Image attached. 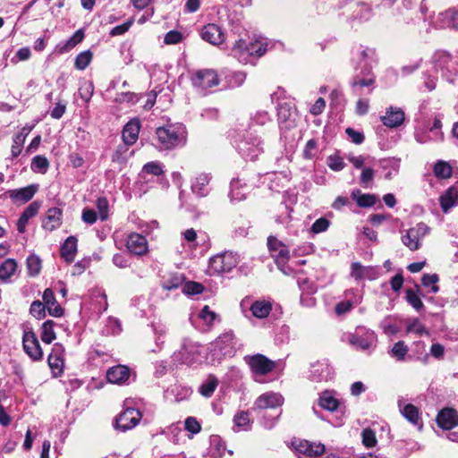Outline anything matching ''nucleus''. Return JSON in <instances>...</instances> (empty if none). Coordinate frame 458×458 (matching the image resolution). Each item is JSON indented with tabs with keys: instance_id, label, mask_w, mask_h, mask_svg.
Here are the masks:
<instances>
[{
	"instance_id": "obj_24",
	"label": "nucleus",
	"mask_w": 458,
	"mask_h": 458,
	"mask_svg": "<svg viewBox=\"0 0 458 458\" xmlns=\"http://www.w3.org/2000/svg\"><path fill=\"white\" fill-rule=\"evenodd\" d=\"M221 320V316L210 307H202V332L210 331Z\"/></svg>"
},
{
	"instance_id": "obj_31",
	"label": "nucleus",
	"mask_w": 458,
	"mask_h": 458,
	"mask_svg": "<svg viewBox=\"0 0 458 458\" xmlns=\"http://www.w3.org/2000/svg\"><path fill=\"white\" fill-rule=\"evenodd\" d=\"M77 252V239L74 236H69L61 248L62 257L67 261L72 262Z\"/></svg>"
},
{
	"instance_id": "obj_53",
	"label": "nucleus",
	"mask_w": 458,
	"mask_h": 458,
	"mask_svg": "<svg viewBox=\"0 0 458 458\" xmlns=\"http://www.w3.org/2000/svg\"><path fill=\"white\" fill-rule=\"evenodd\" d=\"M408 352V347L403 341H399L392 348V355L398 360H403Z\"/></svg>"
},
{
	"instance_id": "obj_37",
	"label": "nucleus",
	"mask_w": 458,
	"mask_h": 458,
	"mask_svg": "<svg viewBox=\"0 0 458 458\" xmlns=\"http://www.w3.org/2000/svg\"><path fill=\"white\" fill-rule=\"evenodd\" d=\"M84 38V32L82 30H78L74 32V34L65 41V43L60 47L61 53L69 52L76 45L81 43Z\"/></svg>"
},
{
	"instance_id": "obj_32",
	"label": "nucleus",
	"mask_w": 458,
	"mask_h": 458,
	"mask_svg": "<svg viewBox=\"0 0 458 458\" xmlns=\"http://www.w3.org/2000/svg\"><path fill=\"white\" fill-rule=\"evenodd\" d=\"M17 270V263L13 259H7L0 264V280L7 282Z\"/></svg>"
},
{
	"instance_id": "obj_23",
	"label": "nucleus",
	"mask_w": 458,
	"mask_h": 458,
	"mask_svg": "<svg viewBox=\"0 0 458 458\" xmlns=\"http://www.w3.org/2000/svg\"><path fill=\"white\" fill-rule=\"evenodd\" d=\"M435 23L436 26L439 29H458V12L454 10H448L445 13H441L437 15Z\"/></svg>"
},
{
	"instance_id": "obj_46",
	"label": "nucleus",
	"mask_w": 458,
	"mask_h": 458,
	"mask_svg": "<svg viewBox=\"0 0 458 458\" xmlns=\"http://www.w3.org/2000/svg\"><path fill=\"white\" fill-rule=\"evenodd\" d=\"M177 393V395L175 396V401H182L186 398H188L191 393V391L185 387H181L179 386H174L170 389H168L165 392V397L170 398V394H175Z\"/></svg>"
},
{
	"instance_id": "obj_50",
	"label": "nucleus",
	"mask_w": 458,
	"mask_h": 458,
	"mask_svg": "<svg viewBox=\"0 0 458 458\" xmlns=\"http://www.w3.org/2000/svg\"><path fill=\"white\" fill-rule=\"evenodd\" d=\"M234 427L238 430H247L250 425L249 414L245 411L238 412L233 419Z\"/></svg>"
},
{
	"instance_id": "obj_40",
	"label": "nucleus",
	"mask_w": 458,
	"mask_h": 458,
	"mask_svg": "<svg viewBox=\"0 0 458 458\" xmlns=\"http://www.w3.org/2000/svg\"><path fill=\"white\" fill-rule=\"evenodd\" d=\"M434 174L441 179L449 178L452 175V167L447 162L437 161L434 166Z\"/></svg>"
},
{
	"instance_id": "obj_26",
	"label": "nucleus",
	"mask_w": 458,
	"mask_h": 458,
	"mask_svg": "<svg viewBox=\"0 0 458 458\" xmlns=\"http://www.w3.org/2000/svg\"><path fill=\"white\" fill-rule=\"evenodd\" d=\"M439 201L443 212L447 213L450 208L458 205V190L450 187L440 196Z\"/></svg>"
},
{
	"instance_id": "obj_6",
	"label": "nucleus",
	"mask_w": 458,
	"mask_h": 458,
	"mask_svg": "<svg viewBox=\"0 0 458 458\" xmlns=\"http://www.w3.org/2000/svg\"><path fill=\"white\" fill-rule=\"evenodd\" d=\"M142 415L138 409L127 408L115 419V428L121 431L133 428L140 422Z\"/></svg>"
},
{
	"instance_id": "obj_19",
	"label": "nucleus",
	"mask_w": 458,
	"mask_h": 458,
	"mask_svg": "<svg viewBox=\"0 0 458 458\" xmlns=\"http://www.w3.org/2000/svg\"><path fill=\"white\" fill-rule=\"evenodd\" d=\"M381 121L386 127H398L404 121V113L401 108L391 106L387 109L386 114L381 116Z\"/></svg>"
},
{
	"instance_id": "obj_33",
	"label": "nucleus",
	"mask_w": 458,
	"mask_h": 458,
	"mask_svg": "<svg viewBox=\"0 0 458 458\" xmlns=\"http://www.w3.org/2000/svg\"><path fill=\"white\" fill-rule=\"evenodd\" d=\"M220 82L216 71L206 69L202 71V89H211L213 87L218 86Z\"/></svg>"
},
{
	"instance_id": "obj_3",
	"label": "nucleus",
	"mask_w": 458,
	"mask_h": 458,
	"mask_svg": "<svg viewBox=\"0 0 458 458\" xmlns=\"http://www.w3.org/2000/svg\"><path fill=\"white\" fill-rule=\"evenodd\" d=\"M430 233V228L424 223H418L415 226L404 231L402 233V242L410 250L414 251L420 249L422 240Z\"/></svg>"
},
{
	"instance_id": "obj_22",
	"label": "nucleus",
	"mask_w": 458,
	"mask_h": 458,
	"mask_svg": "<svg viewBox=\"0 0 458 458\" xmlns=\"http://www.w3.org/2000/svg\"><path fill=\"white\" fill-rule=\"evenodd\" d=\"M63 212L58 208H51L47 211L43 220V228L52 232L57 229L62 224Z\"/></svg>"
},
{
	"instance_id": "obj_1",
	"label": "nucleus",
	"mask_w": 458,
	"mask_h": 458,
	"mask_svg": "<svg viewBox=\"0 0 458 458\" xmlns=\"http://www.w3.org/2000/svg\"><path fill=\"white\" fill-rule=\"evenodd\" d=\"M156 136L157 148L162 150H169L185 145L187 131L182 123H177L157 128Z\"/></svg>"
},
{
	"instance_id": "obj_10",
	"label": "nucleus",
	"mask_w": 458,
	"mask_h": 458,
	"mask_svg": "<svg viewBox=\"0 0 458 458\" xmlns=\"http://www.w3.org/2000/svg\"><path fill=\"white\" fill-rule=\"evenodd\" d=\"M24 352L33 360H39L42 359L43 352L40 347L38 339L33 332H25L22 338Z\"/></svg>"
},
{
	"instance_id": "obj_5",
	"label": "nucleus",
	"mask_w": 458,
	"mask_h": 458,
	"mask_svg": "<svg viewBox=\"0 0 458 458\" xmlns=\"http://www.w3.org/2000/svg\"><path fill=\"white\" fill-rule=\"evenodd\" d=\"M267 246L280 270L286 274L283 267L290 259L289 248L273 236L268 237Z\"/></svg>"
},
{
	"instance_id": "obj_42",
	"label": "nucleus",
	"mask_w": 458,
	"mask_h": 458,
	"mask_svg": "<svg viewBox=\"0 0 458 458\" xmlns=\"http://www.w3.org/2000/svg\"><path fill=\"white\" fill-rule=\"evenodd\" d=\"M49 167V162L43 156H36L31 162V169L35 173L46 174Z\"/></svg>"
},
{
	"instance_id": "obj_9",
	"label": "nucleus",
	"mask_w": 458,
	"mask_h": 458,
	"mask_svg": "<svg viewBox=\"0 0 458 458\" xmlns=\"http://www.w3.org/2000/svg\"><path fill=\"white\" fill-rule=\"evenodd\" d=\"M377 340L375 333L371 330L359 328L355 334L351 335L349 343L358 349L367 350L370 348Z\"/></svg>"
},
{
	"instance_id": "obj_20",
	"label": "nucleus",
	"mask_w": 458,
	"mask_h": 458,
	"mask_svg": "<svg viewBox=\"0 0 458 458\" xmlns=\"http://www.w3.org/2000/svg\"><path fill=\"white\" fill-rule=\"evenodd\" d=\"M64 348L63 344L56 343L53 345L52 352L48 355V365L52 370L62 372L64 366Z\"/></svg>"
},
{
	"instance_id": "obj_4",
	"label": "nucleus",
	"mask_w": 458,
	"mask_h": 458,
	"mask_svg": "<svg viewBox=\"0 0 458 458\" xmlns=\"http://www.w3.org/2000/svg\"><path fill=\"white\" fill-rule=\"evenodd\" d=\"M199 355V342L193 341L191 338H185L182 344V348L173 354L172 360L174 362L191 365L198 360Z\"/></svg>"
},
{
	"instance_id": "obj_27",
	"label": "nucleus",
	"mask_w": 458,
	"mask_h": 458,
	"mask_svg": "<svg viewBox=\"0 0 458 458\" xmlns=\"http://www.w3.org/2000/svg\"><path fill=\"white\" fill-rule=\"evenodd\" d=\"M43 301L45 308L47 309L48 313L54 317H61L63 315V309L55 301L54 293L51 289L47 288L43 293Z\"/></svg>"
},
{
	"instance_id": "obj_28",
	"label": "nucleus",
	"mask_w": 458,
	"mask_h": 458,
	"mask_svg": "<svg viewBox=\"0 0 458 458\" xmlns=\"http://www.w3.org/2000/svg\"><path fill=\"white\" fill-rule=\"evenodd\" d=\"M432 62L436 69H439L442 72L450 71L453 64L452 56L445 51H437L433 57Z\"/></svg>"
},
{
	"instance_id": "obj_60",
	"label": "nucleus",
	"mask_w": 458,
	"mask_h": 458,
	"mask_svg": "<svg viewBox=\"0 0 458 458\" xmlns=\"http://www.w3.org/2000/svg\"><path fill=\"white\" fill-rule=\"evenodd\" d=\"M374 82L375 79L372 76L368 78H360L359 76H356L352 81V87L354 89H358L359 88L372 86Z\"/></svg>"
},
{
	"instance_id": "obj_36",
	"label": "nucleus",
	"mask_w": 458,
	"mask_h": 458,
	"mask_svg": "<svg viewBox=\"0 0 458 458\" xmlns=\"http://www.w3.org/2000/svg\"><path fill=\"white\" fill-rule=\"evenodd\" d=\"M267 42L266 38H260L250 44L248 48L249 55L261 56L267 51Z\"/></svg>"
},
{
	"instance_id": "obj_54",
	"label": "nucleus",
	"mask_w": 458,
	"mask_h": 458,
	"mask_svg": "<svg viewBox=\"0 0 458 458\" xmlns=\"http://www.w3.org/2000/svg\"><path fill=\"white\" fill-rule=\"evenodd\" d=\"M100 219L105 221L108 217V201L106 198H98L96 201Z\"/></svg>"
},
{
	"instance_id": "obj_34",
	"label": "nucleus",
	"mask_w": 458,
	"mask_h": 458,
	"mask_svg": "<svg viewBox=\"0 0 458 458\" xmlns=\"http://www.w3.org/2000/svg\"><path fill=\"white\" fill-rule=\"evenodd\" d=\"M352 197L356 200L358 206L363 208L372 207L377 200L375 195L372 194H362L360 190H354L352 192Z\"/></svg>"
},
{
	"instance_id": "obj_29",
	"label": "nucleus",
	"mask_w": 458,
	"mask_h": 458,
	"mask_svg": "<svg viewBox=\"0 0 458 458\" xmlns=\"http://www.w3.org/2000/svg\"><path fill=\"white\" fill-rule=\"evenodd\" d=\"M271 310V302L265 300L256 301L250 306V311L257 318H267L270 314Z\"/></svg>"
},
{
	"instance_id": "obj_17",
	"label": "nucleus",
	"mask_w": 458,
	"mask_h": 458,
	"mask_svg": "<svg viewBox=\"0 0 458 458\" xmlns=\"http://www.w3.org/2000/svg\"><path fill=\"white\" fill-rule=\"evenodd\" d=\"M126 247L135 255H143L148 251V242L142 234L132 233L128 236Z\"/></svg>"
},
{
	"instance_id": "obj_8",
	"label": "nucleus",
	"mask_w": 458,
	"mask_h": 458,
	"mask_svg": "<svg viewBox=\"0 0 458 458\" xmlns=\"http://www.w3.org/2000/svg\"><path fill=\"white\" fill-rule=\"evenodd\" d=\"M245 360L250 366L252 373L256 375H266L271 372L275 368V362L268 360L262 354H255L245 357Z\"/></svg>"
},
{
	"instance_id": "obj_61",
	"label": "nucleus",
	"mask_w": 458,
	"mask_h": 458,
	"mask_svg": "<svg viewBox=\"0 0 458 458\" xmlns=\"http://www.w3.org/2000/svg\"><path fill=\"white\" fill-rule=\"evenodd\" d=\"M128 146L125 142H123V145H119L114 153L112 157L113 162H116L119 164H123L126 162V157H123V154H125L128 151Z\"/></svg>"
},
{
	"instance_id": "obj_14",
	"label": "nucleus",
	"mask_w": 458,
	"mask_h": 458,
	"mask_svg": "<svg viewBox=\"0 0 458 458\" xmlns=\"http://www.w3.org/2000/svg\"><path fill=\"white\" fill-rule=\"evenodd\" d=\"M294 449L301 454L316 457L324 454L325 445L320 443H311L307 440H299L293 443Z\"/></svg>"
},
{
	"instance_id": "obj_35",
	"label": "nucleus",
	"mask_w": 458,
	"mask_h": 458,
	"mask_svg": "<svg viewBox=\"0 0 458 458\" xmlns=\"http://www.w3.org/2000/svg\"><path fill=\"white\" fill-rule=\"evenodd\" d=\"M209 454L213 458H220L224 455L225 446L219 436L214 435L210 437Z\"/></svg>"
},
{
	"instance_id": "obj_55",
	"label": "nucleus",
	"mask_w": 458,
	"mask_h": 458,
	"mask_svg": "<svg viewBox=\"0 0 458 458\" xmlns=\"http://www.w3.org/2000/svg\"><path fill=\"white\" fill-rule=\"evenodd\" d=\"M441 128L442 122L439 118L436 117L433 125L429 128V131L434 133L433 140L439 142L444 140V133L440 131Z\"/></svg>"
},
{
	"instance_id": "obj_18",
	"label": "nucleus",
	"mask_w": 458,
	"mask_h": 458,
	"mask_svg": "<svg viewBox=\"0 0 458 458\" xmlns=\"http://www.w3.org/2000/svg\"><path fill=\"white\" fill-rule=\"evenodd\" d=\"M437 422L443 429H452L458 425V414L454 409L445 408L438 413Z\"/></svg>"
},
{
	"instance_id": "obj_43",
	"label": "nucleus",
	"mask_w": 458,
	"mask_h": 458,
	"mask_svg": "<svg viewBox=\"0 0 458 458\" xmlns=\"http://www.w3.org/2000/svg\"><path fill=\"white\" fill-rule=\"evenodd\" d=\"M144 174L159 176L164 174L163 165L158 161L148 162L143 165L140 175Z\"/></svg>"
},
{
	"instance_id": "obj_16",
	"label": "nucleus",
	"mask_w": 458,
	"mask_h": 458,
	"mask_svg": "<svg viewBox=\"0 0 458 458\" xmlns=\"http://www.w3.org/2000/svg\"><path fill=\"white\" fill-rule=\"evenodd\" d=\"M131 370L127 366L117 365L110 368L106 371V378L112 384L123 385L130 378Z\"/></svg>"
},
{
	"instance_id": "obj_58",
	"label": "nucleus",
	"mask_w": 458,
	"mask_h": 458,
	"mask_svg": "<svg viewBox=\"0 0 458 458\" xmlns=\"http://www.w3.org/2000/svg\"><path fill=\"white\" fill-rule=\"evenodd\" d=\"M406 330L408 333H414L418 335H421L426 333L424 326L417 318H414L408 323Z\"/></svg>"
},
{
	"instance_id": "obj_38",
	"label": "nucleus",
	"mask_w": 458,
	"mask_h": 458,
	"mask_svg": "<svg viewBox=\"0 0 458 458\" xmlns=\"http://www.w3.org/2000/svg\"><path fill=\"white\" fill-rule=\"evenodd\" d=\"M55 322L53 320H47L42 325L41 340L46 344H51L55 339V333L54 331Z\"/></svg>"
},
{
	"instance_id": "obj_48",
	"label": "nucleus",
	"mask_w": 458,
	"mask_h": 458,
	"mask_svg": "<svg viewBox=\"0 0 458 458\" xmlns=\"http://www.w3.org/2000/svg\"><path fill=\"white\" fill-rule=\"evenodd\" d=\"M230 197L232 200H242L245 198V192L242 191V186L238 179H233L231 182Z\"/></svg>"
},
{
	"instance_id": "obj_56",
	"label": "nucleus",
	"mask_w": 458,
	"mask_h": 458,
	"mask_svg": "<svg viewBox=\"0 0 458 458\" xmlns=\"http://www.w3.org/2000/svg\"><path fill=\"white\" fill-rule=\"evenodd\" d=\"M330 225V222L328 219L325 217H320L317 219L312 226H311V232L314 233H320L323 232H326Z\"/></svg>"
},
{
	"instance_id": "obj_7",
	"label": "nucleus",
	"mask_w": 458,
	"mask_h": 458,
	"mask_svg": "<svg viewBox=\"0 0 458 458\" xmlns=\"http://www.w3.org/2000/svg\"><path fill=\"white\" fill-rule=\"evenodd\" d=\"M233 334L231 332L225 333L218 336L212 344V352H214V356L216 357L217 360H220L221 357L226 355H232L233 352Z\"/></svg>"
},
{
	"instance_id": "obj_12",
	"label": "nucleus",
	"mask_w": 458,
	"mask_h": 458,
	"mask_svg": "<svg viewBox=\"0 0 458 458\" xmlns=\"http://www.w3.org/2000/svg\"><path fill=\"white\" fill-rule=\"evenodd\" d=\"M379 276L378 269L372 266H362L360 262H353L351 265V276L355 280H375Z\"/></svg>"
},
{
	"instance_id": "obj_44",
	"label": "nucleus",
	"mask_w": 458,
	"mask_h": 458,
	"mask_svg": "<svg viewBox=\"0 0 458 458\" xmlns=\"http://www.w3.org/2000/svg\"><path fill=\"white\" fill-rule=\"evenodd\" d=\"M92 56L93 55L89 50L80 53L75 58L74 65L76 69L81 71L86 69V67L90 64Z\"/></svg>"
},
{
	"instance_id": "obj_59",
	"label": "nucleus",
	"mask_w": 458,
	"mask_h": 458,
	"mask_svg": "<svg viewBox=\"0 0 458 458\" xmlns=\"http://www.w3.org/2000/svg\"><path fill=\"white\" fill-rule=\"evenodd\" d=\"M45 305L42 302L35 301L30 305V312L33 317L40 319L45 316Z\"/></svg>"
},
{
	"instance_id": "obj_52",
	"label": "nucleus",
	"mask_w": 458,
	"mask_h": 458,
	"mask_svg": "<svg viewBox=\"0 0 458 458\" xmlns=\"http://www.w3.org/2000/svg\"><path fill=\"white\" fill-rule=\"evenodd\" d=\"M421 281L424 286L430 287L431 293L438 292V286L437 285V283L438 282L437 275H424Z\"/></svg>"
},
{
	"instance_id": "obj_15",
	"label": "nucleus",
	"mask_w": 458,
	"mask_h": 458,
	"mask_svg": "<svg viewBox=\"0 0 458 458\" xmlns=\"http://www.w3.org/2000/svg\"><path fill=\"white\" fill-rule=\"evenodd\" d=\"M284 397L279 393L267 392L261 394L255 402L258 409H274L282 406Z\"/></svg>"
},
{
	"instance_id": "obj_13",
	"label": "nucleus",
	"mask_w": 458,
	"mask_h": 458,
	"mask_svg": "<svg viewBox=\"0 0 458 458\" xmlns=\"http://www.w3.org/2000/svg\"><path fill=\"white\" fill-rule=\"evenodd\" d=\"M38 190L36 184H30L27 187L9 190L5 194L14 202L23 204L30 201Z\"/></svg>"
},
{
	"instance_id": "obj_41",
	"label": "nucleus",
	"mask_w": 458,
	"mask_h": 458,
	"mask_svg": "<svg viewBox=\"0 0 458 458\" xmlns=\"http://www.w3.org/2000/svg\"><path fill=\"white\" fill-rule=\"evenodd\" d=\"M402 414L412 424L417 425L420 420L419 410L412 404H406L401 409Z\"/></svg>"
},
{
	"instance_id": "obj_57",
	"label": "nucleus",
	"mask_w": 458,
	"mask_h": 458,
	"mask_svg": "<svg viewBox=\"0 0 458 458\" xmlns=\"http://www.w3.org/2000/svg\"><path fill=\"white\" fill-rule=\"evenodd\" d=\"M406 300L417 310L423 307L420 298L411 289L406 291Z\"/></svg>"
},
{
	"instance_id": "obj_39",
	"label": "nucleus",
	"mask_w": 458,
	"mask_h": 458,
	"mask_svg": "<svg viewBox=\"0 0 458 458\" xmlns=\"http://www.w3.org/2000/svg\"><path fill=\"white\" fill-rule=\"evenodd\" d=\"M183 428L188 438L191 439L200 431V424L194 417H188L184 421Z\"/></svg>"
},
{
	"instance_id": "obj_45",
	"label": "nucleus",
	"mask_w": 458,
	"mask_h": 458,
	"mask_svg": "<svg viewBox=\"0 0 458 458\" xmlns=\"http://www.w3.org/2000/svg\"><path fill=\"white\" fill-rule=\"evenodd\" d=\"M217 385L218 379L215 376L209 375L205 383L202 384V396L210 397Z\"/></svg>"
},
{
	"instance_id": "obj_21",
	"label": "nucleus",
	"mask_w": 458,
	"mask_h": 458,
	"mask_svg": "<svg viewBox=\"0 0 458 458\" xmlns=\"http://www.w3.org/2000/svg\"><path fill=\"white\" fill-rule=\"evenodd\" d=\"M202 39L212 45L218 46L225 40L224 33L216 24H208L202 29Z\"/></svg>"
},
{
	"instance_id": "obj_11",
	"label": "nucleus",
	"mask_w": 458,
	"mask_h": 458,
	"mask_svg": "<svg viewBox=\"0 0 458 458\" xmlns=\"http://www.w3.org/2000/svg\"><path fill=\"white\" fill-rule=\"evenodd\" d=\"M333 369L327 360H317L311 364L310 377L316 382L328 381L332 378Z\"/></svg>"
},
{
	"instance_id": "obj_63",
	"label": "nucleus",
	"mask_w": 458,
	"mask_h": 458,
	"mask_svg": "<svg viewBox=\"0 0 458 458\" xmlns=\"http://www.w3.org/2000/svg\"><path fill=\"white\" fill-rule=\"evenodd\" d=\"M182 293L188 296L199 294L200 293V284L192 281L186 282L182 286Z\"/></svg>"
},
{
	"instance_id": "obj_49",
	"label": "nucleus",
	"mask_w": 458,
	"mask_h": 458,
	"mask_svg": "<svg viewBox=\"0 0 458 458\" xmlns=\"http://www.w3.org/2000/svg\"><path fill=\"white\" fill-rule=\"evenodd\" d=\"M250 47V45H246L245 41L242 39H240L235 42V44L233 47V54L235 57L242 60H246L245 55H248V48Z\"/></svg>"
},
{
	"instance_id": "obj_30",
	"label": "nucleus",
	"mask_w": 458,
	"mask_h": 458,
	"mask_svg": "<svg viewBox=\"0 0 458 458\" xmlns=\"http://www.w3.org/2000/svg\"><path fill=\"white\" fill-rule=\"evenodd\" d=\"M318 405L324 410L335 411L338 409L340 403L330 391H324L318 398Z\"/></svg>"
},
{
	"instance_id": "obj_25",
	"label": "nucleus",
	"mask_w": 458,
	"mask_h": 458,
	"mask_svg": "<svg viewBox=\"0 0 458 458\" xmlns=\"http://www.w3.org/2000/svg\"><path fill=\"white\" fill-rule=\"evenodd\" d=\"M140 122L138 120H131L126 123L123 131V140L126 145H133L138 140L140 133Z\"/></svg>"
},
{
	"instance_id": "obj_51",
	"label": "nucleus",
	"mask_w": 458,
	"mask_h": 458,
	"mask_svg": "<svg viewBox=\"0 0 458 458\" xmlns=\"http://www.w3.org/2000/svg\"><path fill=\"white\" fill-rule=\"evenodd\" d=\"M94 86L91 81H84L79 88V96L85 102H89L93 95Z\"/></svg>"
},
{
	"instance_id": "obj_47",
	"label": "nucleus",
	"mask_w": 458,
	"mask_h": 458,
	"mask_svg": "<svg viewBox=\"0 0 458 458\" xmlns=\"http://www.w3.org/2000/svg\"><path fill=\"white\" fill-rule=\"evenodd\" d=\"M27 267L30 276H35L38 275L41 269V260L36 255H30L27 259Z\"/></svg>"
},
{
	"instance_id": "obj_2",
	"label": "nucleus",
	"mask_w": 458,
	"mask_h": 458,
	"mask_svg": "<svg viewBox=\"0 0 458 458\" xmlns=\"http://www.w3.org/2000/svg\"><path fill=\"white\" fill-rule=\"evenodd\" d=\"M238 259V256L232 251L215 255L208 260L207 273L213 276L230 272L236 267Z\"/></svg>"
},
{
	"instance_id": "obj_64",
	"label": "nucleus",
	"mask_w": 458,
	"mask_h": 458,
	"mask_svg": "<svg viewBox=\"0 0 458 458\" xmlns=\"http://www.w3.org/2000/svg\"><path fill=\"white\" fill-rule=\"evenodd\" d=\"M182 39V34L177 30H170L165 36L164 42L166 45H174L181 42Z\"/></svg>"
},
{
	"instance_id": "obj_62",
	"label": "nucleus",
	"mask_w": 458,
	"mask_h": 458,
	"mask_svg": "<svg viewBox=\"0 0 458 458\" xmlns=\"http://www.w3.org/2000/svg\"><path fill=\"white\" fill-rule=\"evenodd\" d=\"M362 443L367 447H373L377 444V438L373 430L366 428L362 431Z\"/></svg>"
}]
</instances>
